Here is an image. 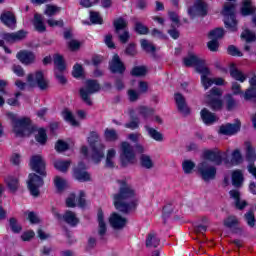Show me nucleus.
<instances>
[{
  "instance_id": "nucleus-46",
  "label": "nucleus",
  "mask_w": 256,
  "mask_h": 256,
  "mask_svg": "<svg viewBox=\"0 0 256 256\" xmlns=\"http://www.w3.org/2000/svg\"><path fill=\"white\" fill-rule=\"evenodd\" d=\"M225 104L228 111H233L237 107V101H235V98L231 94L225 96Z\"/></svg>"
},
{
  "instance_id": "nucleus-56",
  "label": "nucleus",
  "mask_w": 256,
  "mask_h": 256,
  "mask_svg": "<svg viewBox=\"0 0 256 256\" xmlns=\"http://www.w3.org/2000/svg\"><path fill=\"white\" fill-rule=\"evenodd\" d=\"M231 163L232 165H239L240 163H243V156H241V152L239 150H235L232 153Z\"/></svg>"
},
{
  "instance_id": "nucleus-32",
  "label": "nucleus",
  "mask_w": 256,
  "mask_h": 256,
  "mask_svg": "<svg viewBox=\"0 0 256 256\" xmlns=\"http://www.w3.org/2000/svg\"><path fill=\"white\" fill-rule=\"evenodd\" d=\"M116 155H117V151L113 148L107 151L105 167H107L108 169H113V167H115Z\"/></svg>"
},
{
  "instance_id": "nucleus-35",
  "label": "nucleus",
  "mask_w": 256,
  "mask_h": 256,
  "mask_svg": "<svg viewBox=\"0 0 256 256\" xmlns=\"http://www.w3.org/2000/svg\"><path fill=\"white\" fill-rule=\"evenodd\" d=\"M230 75L233 79H235V81H239L240 83H245V81H247V75L237 68H231Z\"/></svg>"
},
{
  "instance_id": "nucleus-8",
  "label": "nucleus",
  "mask_w": 256,
  "mask_h": 256,
  "mask_svg": "<svg viewBox=\"0 0 256 256\" xmlns=\"http://www.w3.org/2000/svg\"><path fill=\"white\" fill-rule=\"evenodd\" d=\"M121 151L120 159L122 166L127 167V165H133L135 163V150H133V146L129 142H122Z\"/></svg>"
},
{
  "instance_id": "nucleus-38",
  "label": "nucleus",
  "mask_w": 256,
  "mask_h": 256,
  "mask_svg": "<svg viewBox=\"0 0 256 256\" xmlns=\"http://www.w3.org/2000/svg\"><path fill=\"white\" fill-rule=\"evenodd\" d=\"M54 167L57 171H61V173H67V169L71 167V161L56 160L54 162Z\"/></svg>"
},
{
  "instance_id": "nucleus-14",
  "label": "nucleus",
  "mask_w": 256,
  "mask_h": 256,
  "mask_svg": "<svg viewBox=\"0 0 256 256\" xmlns=\"http://www.w3.org/2000/svg\"><path fill=\"white\" fill-rule=\"evenodd\" d=\"M223 223L227 229H232L236 235H243V228L239 227V218L237 216H228Z\"/></svg>"
},
{
  "instance_id": "nucleus-49",
  "label": "nucleus",
  "mask_w": 256,
  "mask_h": 256,
  "mask_svg": "<svg viewBox=\"0 0 256 256\" xmlns=\"http://www.w3.org/2000/svg\"><path fill=\"white\" fill-rule=\"evenodd\" d=\"M131 75L133 77H144V75H147V68L145 66H136L132 69Z\"/></svg>"
},
{
  "instance_id": "nucleus-37",
  "label": "nucleus",
  "mask_w": 256,
  "mask_h": 256,
  "mask_svg": "<svg viewBox=\"0 0 256 256\" xmlns=\"http://www.w3.org/2000/svg\"><path fill=\"white\" fill-rule=\"evenodd\" d=\"M232 185L234 187H241L243 185V172L241 170H235L232 173Z\"/></svg>"
},
{
  "instance_id": "nucleus-22",
  "label": "nucleus",
  "mask_w": 256,
  "mask_h": 256,
  "mask_svg": "<svg viewBox=\"0 0 256 256\" xmlns=\"http://www.w3.org/2000/svg\"><path fill=\"white\" fill-rule=\"evenodd\" d=\"M17 59L23 65H31V63H35V54L31 51L23 50L17 53Z\"/></svg>"
},
{
  "instance_id": "nucleus-6",
  "label": "nucleus",
  "mask_w": 256,
  "mask_h": 256,
  "mask_svg": "<svg viewBox=\"0 0 256 256\" xmlns=\"http://www.w3.org/2000/svg\"><path fill=\"white\" fill-rule=\"evenodd\" d=\"M222 95L223 91L218 87H213L206 95V103L213 111H219L223 108V100H221Z\"/></svg>"
},
{
  "instance_id": "nucleus-41",
  "label": "nucleus",
  "mask_w": 256,
  "mask_h": 256,
  "mask_svg": "<svg viewBox=\"0 0 256 256\" xmlns=\"http://www.w3.org/2000/svg\"><path fill=\"white\" fill-rule=\"evenodd\" d=\"M54 65L56 67V71H59L60 73H63L65 70V60L63 59V56L59 54L54 55Z\"/></svg>"
},
{
  "instance_id": "nucleus-62",
  "label": "nucleus",
  "mask_w": 256,
  "mask_h": 256,
  "mask_svg": "<svg viewBox=\"0 0 256 256\" xmlns=\"http://www.w3.org/2000/svg\"><path fill=\"white\" fill-rule=\"evenodd\" d=\"M227 51L228 55H232V57H243V53L235 45L228 46Z\"/></svg>"
},
{
  "instance_id": "nucleus-16",
  "label": "nucleus",
  "mask_w": 256,
  "mask_h": 256,
  "mask_svg": "<svg viewBox=\"0 0 256 256\" xmlns=\"http://www.w3.org/2000/svg\"><path fill=\"white\" fill-rule=\"evenodd\" d=\"M109 223L112 229L121 230L127 225V218L118 213H112L109 218Z\"/></svg>"
},
{
  "instance_id": "nucleus-27",
  "label": "nucleus",
  "mask_w": 256,
  "mask_h": 256,
  "mask_svg": "<svg viewBox=\"0 0 256 256\" xmlns=\"http://www.w3.org/2000/svg\"><path fill=\"white\" fill-rule=\"evenodd\" d=\"M229 195L231 199H234L235 205L237 209H245L247 207V201L241 200V193H239V190H231L229 192Z\"/></svg>"
},
{
  "instance_id": "nucleus-30",
  "label": "nucleus",
  "mask_w": 256,
  "mask_h": 256,
  "mask_svg": "<svg viewBox=\"0 0 256 256\" xmlns=\"http://www.w3.org/2000/svg\"><path fill=\"white\" fill-rule=\"evenodd\" d=\"M129 115L131 118V121L127 122L124 127L126 129H131V131H135V129H139V125L141 123V121L139 120L138 117H134L133 115H135V111L134 110H130L129 111Z\"/></svg>"
},
{
  "instance_id": "nucleus-63",
  "label": "nucleus",
  "mask_w": 256,
  "mask_h": 256,
  "mask_svg": "<svg viewBox=\"0 0 256 256\" xmlns=\"http://www.w3.org/2000/svg\"><path fill=\"white\" fill-rule=\"evenodd\" d=\"M119 41H121L122 43H127L131 37V35L129 34V30H123V32L121 33V31L119 33H117Z\"/></svg>"
},
{
  "instance_id": "nucleus-23",
  "label": "nucleus",
  "mask_w": 256,
  "mask_h": 256,
  "mask_svg": "<svg viewBox=\"0 0 256 256\" xmlns=\"http://www.w3.org/2000/svg\"><path fill=\"white\" fill-rule=\"evenodd\" d=\"M201 75V83L205 89V91H207V89H209V87H211V85H213V79L209 78V76L211 75V71L209 70V68H199V72Z\"/></svg>"
},
{
  "instance_id": "nucleus-1",
  "label": "nucleus",
  "mask_w": 256,
  "mask_h": 256,
  "mask_svg": "<svg viewBox=\"0 0 256 256\" xmlns=\"http://www.w3.org/2000/svg\"><path fill=\"white\" fill-rule=\"evenodd\" d=\"M118 183L120 185L119 191L113 195L114 207L121 213H131L137 208L139 201L137 192L123 180H118Z\"/></svg>"
},
{
  "instance_id": "nucleus-26",
  "label": "nucleus",
  "mask_w": 256,
  "mask_h": 256,
  "mask_svg": "<svg viewBox=\"0 0 256 256\" xmlns=\"http://www.w3.org/2000/svg\"><path fill=\"white\" fill-rule=\"evenodd\" d=\"M161 245V238L157 236V233L150 232L146 237V247L156 249Z\"/></svg>"
},
{
  "instance_id": "nucleus-52",
  "label": "nucleus",
  "mask_w": 256,
  "mask_h": 256,
  "mask_svg": "<svg viewBox=\"0 0 256 256\" xmlns=\"http://www.w3.org/2000/svg\"><path fill=\"white\" fill-rule=\"evenodd\" d=\"M35 139L38 143H40V145H45V143H47V132H45V129L40 128Z\"/></svg>"
},
{
  "instance_id": "nucleus-59",
  "label": "nucleus",
  "mask_w": 256,
  "mask_h": 256,
  "mask_svg": "<svg viewBox=\"0 0 256 256\" xmlns=\"http://www.w3.org/2000/svg\"><path fill=\"white\" fill-rule=\"evenodd\" d=\"M90 21L95 25H103V18H101L98 12H90Z\"/></svg>"
},
{
  "instance_id": "nucleus-4",
  "label": "nucleus",
  "mask_w": 256,
  "mask_h": 256,
  "mask_svg": "<svg viewBox=\"0 0 256 256\" xmlns=\"http://www.w3.org/2000/svg\"><path fill=\"white\" fill-rule=\"evenodd\" d=\"M27 83L30 87H37L41 91L49 89V80L43 74V71H36L27 76Z\"/></svg>"
},
{
  "instance_id": "nucleus-7",
  "label": "nucleus",
  "mask_w": 256,
  "mask_h": 256,
  "mask_svg": "<svg viewBox=\"0 0 256 256\" xmlns=\"http://www.w3.org/2000/svg\"><path fill=\"white\" fill-rule=\"evenodd\" d=\"M98 91H101V85H99V82H97V80H87L86 87L80 89V97L86 105H93L89 95L98 93Z\"/></svg>"
},
{
  "instance_id": "nucleus-54",
  "label": "nucleus",
  "mask_w": 256,
  "mask_h": 256,
  "mask_svg": "<svg viewBox=\"0 0 256 256\" xmlns=\"http://www.w3.org/2000/svg\"><path fill=\"white\" fill-rule=\"evenodd\" d=\"M54 184L58 191H64L65 187H67V181L59 176L55 177Z\"/></svg>"
},
{
  "instance_id": "nucleus-58",
  "label": "nucleus",
  "mask_w": 256,
  "mask_h": 256,
  "mask_svg": "<svg viewBox=\"0 0 256 256\" xmlns=\"http://www.w3.org/2000/svg\"><path fill=\"white\" fill-rule=\"evenodd\" d=\"M182 167H183L184 173L189 174L193 171V169H195V163L191 160H185L182 163Z\"/></svg>"
},
{
  "instance_id": "nucleus-12",
  "label": "nucleus",
  "mask_w": 256,
  "mask_h": 256,
  "mask_svg": "<svg viewBox=\"0 0 256 256\" xmlns=\"http://www.w3.org/2000/svg\"><path fill=\"white\" fill-rule=\"evenodd\" d=\"M188 15L191 19L195 17H205L207 15V4L203 0H196L193 7L188 9Z\"/></svg>"
},
{
  "instance_id": "nucleus-34",
  "label": "nucleus",
  "mask_w": 256,
  "mask_h": 256,
  "mask_svg": "<svg viewBox=\"0 0 256 256\" xmlns=\"http://www.w3.org/2000/svg\"><path fill=\"white\" fill-rule=\"evenodd\" d=\"M140 165L143 169H153V167H155L153 159L147 154H142L140 156Z\"/></svg>"
},
{
  "instance_id": "nucleus-47",
  "label": "nucleus",
  "mask_w": 256,
  "mask_h": 256,
  "mask_svg": "<svg viewBox=\"0 0 256 256\" xmlns=\"http://www.w3.org/2000/svg\"><path fill=\"white\" fill-rule=\"evenodd\" d=\"M141 47L146 53H155V45L153 43L149 42V40L142 39L140 40Z\"/></svg>"
},
{
  "instance_id": "nucleus-53",
  "label": "nucleus",
  "mask_w": 256,
  "mask_h": 256,
  "mask_svg": "<svg viewBox=\"0 0 256 256\" xmlns=\"http://www.w3.org/2000/svg\"><path fill=\"white\" fill-rule=\"evenodd\" d=\"M241 39H244V41H246V43H251L253 41H255L256 36L255 33L251 32V30H244L241 34Z\"/></svg>"
},
{
  "instance_id": "nucleus-25",
  "label": "nucleus",
  "mask_w": 256,
  "mask_h": 256,
  "mask_svg": "<svg viewBox=\"0 0 256 256\" xmlns=\"http://www.w3.org/2000/svg\"><path fill=\"white\" fill-rule=\"evenodd\" d=\"M98 221V235L101 239L107 235V223L105 222V218L103 216V210H98L97 214Z\"/></svg>"
},
{
  "instance_id": "nucleus-44",
  "label": "nucleus",
  "mask_w": 256,
  "mask_h": 256,
  "mask_svg": "<svg viewBox=\"0 0 256 256\" xmlns=\"http://www.w3.org/2000/svg\"><path fill=\"white\" fill-rule=\"evenodd\" d=\"M6 183L8 185V188L10 189V191H12V193H15V191H17V189H19V179L15 178V177H8L6 178Z\"/></svg>"
},
{
  "instance_id": "nucleus-18",
  "label": "nucleus",
  "mask_w": 256,
  "mask_h": 256,
  "mask_svg": "<svg viewBox=\"0 0 256 256\" xmlns=\"http://www.w3.org/2000/svg\"><path fill=\"white\" fill-rule=\"evenodd\" d=\"M85 163L80 162L78 164V167L74 169V177L77 179V181L85 182V181H91V175L88 174L87 171H85Z\"/></svg>"
},
{
  "instance_id": "nucleus-36",
  "label": "nucleus",
  "mask_w": 256,
  "mask_h": 256,
  "mask_svg": "<svg viewBox=\"0 0 256 256\" xmlns=\"http://www.w3.org/2000/svg\"><path fill=\"white\" fill-rule=\"evenodd\" d=\"M149 137H151V139H154V141H158L161 142L163 141V134H161V132L157 131L156 129L149 127V125H145L144 126Z\"/></svg>"
},
{
  "instance_id": "nucleus-15",
  "label": "nucleus",
  "mask_w": 256,
  "mask_h": 256,
  "mask_svg": "<svg viewBox=\"0 0 256 256\" xmlns=\"http://www.w3.org/2000/svg\"><path fill=\"white\" fill-rule=\"evenodd\" d=\"M1 37L6 43H17V41H23L27 37V31L19 30L13 33H3Z\"/></svg>"
},
{
  "instance_id": "nucleus-60",
  "label": "nucleus",
  "mask_w": 256,
  "mask_h": 256,
  "mask_svg": "<svg viewBox=\"0 0 256 256\" xmlns=\"http://www.w3.org/2000/svg\"><path fill=\"white\" fill-rule=\"evenodd\" d=\"M244 99L246 101H251V99H256V88H253L250 86L248 89H246L244 93Z\"/></svg>"
},
{
  "instance_id": "nucleus-43",
  "label": "nucleus",
  "mask_w": 256,
  "mask_h": 256,
  "mask_svg": "<svg viewBox=\"0 0 256 256\" xmlns=\"http://www.w3.org/2000/svg\"><path fill=\"white\" fill-rule=\"evenodd\" d=\"M115 32L119 33L120 31L127 30V20L123 18H118L113 23Z\"/></svg>"
},
{
  "instance_id": "nucleus-19",
  "label": "nucleus",
  "mask_w": 256,
  "mask_h": 256,
  "mask_svg": "<svg viewBox=\"0 0 256 256\" xmlns=\"http://www.w3.org/2000/svg\"><path fill=\"white\" fill-rule=\"evenodd\" d=\"M174 99L178 108V111L182 113V115H189L191 113V110L189 109V106H187V102L185 101V97H183V94L176 93L174 95Z\"/></svg>"
},
{
  "instance_id": "nucleus-55",
  "label": "nucleus",
  "mask_w": 256,
  "mask_h": 256,
  "mask_svg": "<svg viewBox=\"0 0 256 256\" xmlns=\"http://www.w3.org/2000/svg\"><path fill=\"white\" fill-rule=\"evenodd\" d=\"M244 219L248 225V227H255V213H253V211H248L245 215H244Z\"/></svg>"
},
{
  "instance_id": "nucleus-33",
  "label": "nucleus",
  "mask_w": 256,
  "mask_h": 256,
  "mask_svg": "<svg viewBox=\"0 0 256 256\" xmlns=\"http://www.w3.org/2000/svg\"><path fill=\"white\" fill-rule=\"evenodd\" d=\"M62 117L64 120H66L67 123H70L72 127H79V122L75 120L73 112L69 109H65L64 111H62Z\"/></svg>"
},
{
  "instance_id": "nucleus-42",
  "label": "nucleus",
  "mask_w": 256,
  "mask_h": 256,
  "mask_svg": "<svg viewBox=\"0 0 256 256\" xmlns=\"http://www.w3.org/2000/svg\"><path fill=\"white\" fill-rule=\"evenodd\" d=\"M241 13H242V15H244V16L253 15V13H255V8H254V6L251 4V1H250V0L244 1L243 7H242V9H241Z\"/></svg>"
},
{
  "instance_id": "nucleus-13",
  "label": "nucleus",
  "mask_w": 256,
  "mask_h": 256,
  "mask_svg": "<svg viewBox=\"0 0 256 256\" xmlns=\"http://www.w3.org/2000/svg\"><path fill=\"white\" fill-rule=\"evenodd\" d=\"M183 63L185 67H196L197 73H199V69H204L206 68L205 66V60L199 58V56L191 53L188 56H186L183 59Z\"/></svg>"
},
{
  "instance_id": "nucleus-39",
  "label": "nucleus",
  "mask_w": 256,
  "mask_h": 256,
  "mask_svg": "<svg viewBox=\"0 0 256 256\" xmlns=\"http://www.w3.org/2000/svg\"><path fill=\"white\" fill-rule=\"evenodd\" d=\"M134 31L138 33V35H148L149 34V28L145 26L140 21H137V19L134 18Z\"/></svg>"
},
{
  "instance_id": "nucleus-64",
  "label": "nucleus",
  "mask_w": 256,
  "mask_h": 256,
  "mask_svg": "<svg viewBox=\"0 0 256 256\" xmlns=\"http://www.w3.org/2000/svg\"><path fill=\"white\" fill-rule=\"evenodd\" d=\"M139 95L140 93L134 89L128 90L129 101H131L132 103H135V101L139 99Z\"/></svg>"
},
{
  "instance_id": "nucleus-9",
  "label": "nucleus",
  "mask_w": 256,
  "mask_h": 256,
  "mask_svg": "<svg viewBox=\"0 0 256 256\" xmlns=\"http://www.w3.org/2000/svg\"><path fill=\"white\" fill-rule=\"evenodd\" d=\"M198 171L204 181H213L217 175V168L207 160L198 164Z\"/></svg>"
},
{
  "instance_id": "nucleus-17",
  "label": "nucleus",
  "mask_w": 256,
  "mask_h": 256,
  "mask_svg": "<svg viewBox=\"0 0 256 256\" xmlns=\"http://www.w3.org/2000/svg\"><path fill=\"white\" fill-rule=\"evenodd\" d=\"M109 69L111 73H119L120 75H123L125 73V64H123V61H121V58L119 55L115 54L109 63Z\"/></svg>"
},
{
  "instance_id": "nucleus-45",
  "label": "nucleus",
  "mask_w": 256,
  "mask_h": 256,
  "mask_svg": "<svg viewBox=\"0 0 256 256\" xmlns=\"http://www.w3.org/2000/svg\"><path fill=\"white\" fill-rule=\"evenodd\" d=\"M223 35H225V30H223V28H215L209 32L208 37L209 39L217 41L218 39H222Z\"/></svg>"
},
{
  "instance_id": "nucleus-24",
  "label": "nucleus",
  "mask_w": 256,
  "mask_h": 256,
  "mask_svg": "<svg viewBox=\"0 0 256 256\" xmlns=\"http://www.w3.org/2000/svg\"><path fill=\"white\" fill-rule=\"evenodd\" d=\"M241 131V123L222 125L219 129L221 135H235Z\"/></svg>"
},
{
  "instance_id": "nucleus-50",
  "label": "nucleus",
  "mask_w": 256,
  "mask_h": 256,
  "mask_svg": "<svg viewBox=\"0 0 256 256\" xmlns=\"http://www.w3.org/2000/svg\"><path fill=\"white\" fill-rule=\"evenodd\" d=\"M136 111H137L138 115H142V117H144V119H147L148 117H151V115H153V109L147 108L145 106H140V107L136 108Z\"/></svg>"
},
{
  "instance_id": "nucleus-11",
  "label": "nucleus",
  "mask_w": 256,
  "mask_h": 256,
  "mask_svg": "<svg viewBox=\"0 0 256 256\" xmlns=\"http://www.w3.org/2000/svg\"><path fill=\"white\" fill-rule=\"evenodd\" d=\"M30 169L38 173V175H42V177H46L47 172H45V159L41 155H34L30 158Z\"/></svg>"
},
{
  "instance_id": "nucleus-20",
  "label": "nucleus",
  "mask_w": 256,
  "mask_h": 256,
  "mask_svg": "<svg viewBox=\"0 0 256 256\" xmlns=\"http://www.w3.org/2000/svg\"><path fill=\"white\" fill-rule=\"evenodd\" d=\"M0 21L10 29H15V25H17L15 14L11 11H4L0 16Z\"/></svg>"
},
{
  "instance_id": "nucleus-29",
  "label": "nucleus",
  "mask_w": 256,
  "mask_h": 256,
  "mask_svg": "<svg viewBox=\"0 0 256 256\" xmlns=\"http://www.w3.org/2000/svg\"><path fill=\"white\" fill-rule=\"evenodd\" d=\"M62 219L71 227H75L79 223V218H77V215L73 211H66Z\"/></svg>"
},
{
  "instance_id": "nucleus-21",
  "label": "nucleus",
  "mask_w": 256,
  "mask_h": 256,
  "mask_svg": "<svg viewBox=\"0 0 256 256\" xmlns=\"http://www.w3.org/2000/svg\"><path fill=\"white\" fill-rule=\"evenodd\" d=\"M225 156V153L221 152H215L211 150H207L204 152V159L205 161H212V163H215V165H221L223 163V157Z\"/></svg>"
},
{
  "instance_id": "nucleus-28",
  "label": "nucleus",
  "mask_w": 256,
  "mask_h": 256,
  "mask_svg": "<svg viewBox=\"0 0 256 256\" xmlns=\"http://www.w3.org/2000/svg\"><path fill=\"white\" fill-rule=\"evenodd\" d=\"M201 119L206 125H212L217 121V116L210 112L207 108H203L200 112Z\"/></svg>"
},
{
  "instance_id": "nucleus-10",
  "label": "nucleus",
  "mask_w": 256,
  "mask_h": 256,
  "mask_svg": "<svg viewBox=\"0 0 256 256\" xmlns=\"http://www.w3.org/2000/svg\"><path fill=\"white\" fill-rule=\"evenodd\" d=\"M43 178L37 174H29L28 189L33 197H39V188L43 187Z\"/></svg>"
},
{
  "instance_id": "nucleus-5",
  "label": "nucleus",
  "mask_w": 256,
  "mask_h": 256,
  "mask_svg": "<svg viewBox=\"0 0 256 256\" xmlns=\"http://www.w3.org/2000/svg\"><path fill=\"white\" fill-rule=\"evenodd\" d=\"M224 25L232 33L237 31V20L235 19V4L227 3L223 9Z\"/></svg>"
},
{
  "instance_id": "nucleus-51",
  "label": "nucleus",
  "mask_w": 256,
  "mask_h": 256,
  "mask_svg": "<svg viewBox=\"0 0 256 256\" xmlns=\"http://www.w3.org/2000/svg\"><path fill=\"white\" fill-rule=\"evenodd\" d=\"M9 227L13 233H21V231L23 229L21 227V224H19V222H17V219H15V218L9 219Z\"/></svg>"
},
{
  "instance_id": "nucleus-40",
  "label": "nucleus",
  "mask_w": 256,
  "mask_h": 256,
  "mask_svg": "<svg viewBox=\"0 0 256 256\" xmlns=\"http://www.w3.org/2000/svg\"><path fill=\"white\" fill-rule=\"evenodd\" d=\"M245 146H246V159H247V161H249L250 163L255 162L256 161L255 148H253V146H251V143H249V142H246Z\"/></svg>"
},
{
  "instance_id": "nucleus-2",
  "label": "nucleus",
  "mask_w": 256,
  "mask_h": 256,
  "mask_svg": "<svg viewBox=\"0 0 256 256\" xmlns=\"http://www.w3.org/2000/svg\"><path fill=\"white\" fill-rule=\"evenodd\" d=\"M8 119L12 124V131L16 137H29L32 133H35V126L31 123V119L27 117L17 118V115L9 112L7 113Z\"/></svg>"
},
{
  "instance_id": "nucleus-31",
  "label": "nucleus",
  "mask_w": 256,
  "mask_h": 256,
  "mask_svg": "<svg viewBox=\"0 0 256 256\" xmlns=\"http://www.w3.org/2000/svg\"><path fill=\"white\" fill-rule=\"evenodd\" d=\"M33 25L38 33H45V31H47L45 23L43 22V16L40 14L34 15Z\"/></svg>"
},
{
  "instance_id": "nucleus-3",
  "label": "nucleus",
  "mask_w": 256,
  "mask_h": 256,
  "mask_svg": "<svg viewBox=\"0 0 256 256\" xmlns=\"http://www.w3.org/2000/svg\"><path fill=\"white\" fill-rule=\"evenodd\" d=\"M88 143L92 149V159L95 163H99L105 157V145L99 142V134L97 132L90 133Z\"/></svg>"
},
{
  "instance_id": "nucleus-57",
  "label": "nucleus",
  "mask_w": 256,
  "mask_h": 256,
  "mask_svg": "<svg viewBox=\"0 0 256 256\" xmlns=\"http://www.w3.org/2000/svg\"><path fill=\"white\" fill-rule=\"evenodd\" d=\"M60 11L61 8L53 5H48L44 13L45 15H47V17H53V15H57V13H59Z\"/></svg>"
},
{
  "instance_id": "nucleus-61",
  "label": "nucleus",
  "mask_w": 256,
  "mask_h": 256,
  "mask_svg": "<svg viewBox=\"0 0 256 256\" xmlns=\"http://www.w3.org/2000/svg\"><path fill=\"white\" fill-rule=\"evenodd\" d=\"M55 149L58 153H63V151L69 149V144L63 140H58L55 144Z\"/></svg>"
},
{
  "instance_id": "nucleus-48",
  "label": "nucleus",
  "mask_w": 256,
  "mask_h": 256,
  "mask_svg": "<svg viewBox=\"0 0 256 256\" xmlns=\"http://www.w3.org/2000/svg\"><path fill=\"white\" fill-rule=\"evenodd\" d=\"M104 137L106 141H117V139H119V136L117 135V131H115V129H109V128L105 130Z\"/></svg>"
}]
</instances>
